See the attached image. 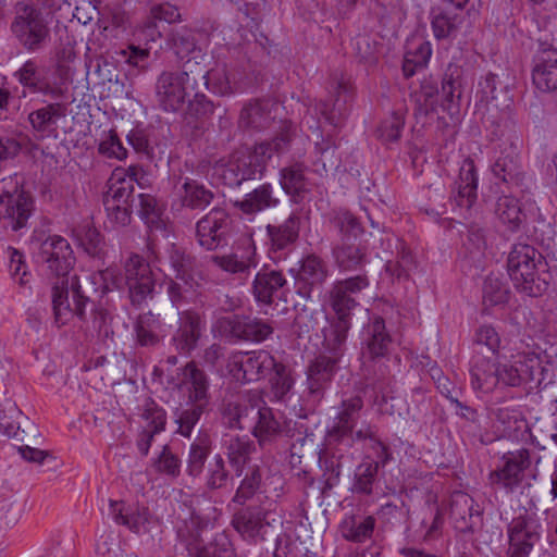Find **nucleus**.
Segmentation results:
<instances>
[{
  "label": "nucleus",
  "instance_id": "1",
  "mask_svg": "<svg viewBox=\"0 0 557 557\" xmlns=\"http://www.w3.org/2000/svg\"><path fill=\"white\" fill-rule=\"evenodd\" d=\"M289 143L288 135L276 137L272 143H261L252 151H242L233 154L226 162L216 163L213 177L216 188L223 197H237L236 188L243 182L253 180L262 174L267 162L273 153L283 150Z\"/></svg>",
  "mask_w": 557,
  "mask_h": 557
},
{
  "label": "nucleus",
  "instance_id": "2",
  "mask_svg": "<svg viewBox=\"0 0 557 557\" xmlns=\"http://www.w3.org/2000/svg\"><path fill=\"white\" fill-rule=\"evenodd\" d=\"M156 97L166 112L180 111L188 99L190 114L199 116L207 113V95L187 71L162 72L157 79Z\"/></svg>",
  "mask_w": 557,
  "mask_h": 557
},
{
  "label": "nucleus",
  "instance_id": "3",
  "mask_svg": "<svg viewBox=\"0 0 557 557\" xmlns=\"http://www.w3.org/2000/svg\"><path fill=\"white\" fill-rule=\"evenodd\" d=\"M23 177L13 174L0 180V236L27 227L34 200L24 189Z\"/></svg>",
  "mask_w": 557,
  "mask_h": 557
},
{
  "label": "nucleus",
  "instance_id": "4",
  "mask_svg": "<svg viewBox=\"0 0 557 557\" xmlns=\"http://www.w3.org/2000/svg\"><path fill=\"white\" fill-rule=\"evenodd\" d=\"M51 14L38 8L18 3L11 23V32L20 45L29 52L42 49L50 39Z\"/></svg>",
  "mask_w": 557,
  "mask_h": 557
},
{
  "label": "nucleus",
  "instance_id": "5",
  "mask_svg": "<svg viewBox=\"0 0 557 557\" xmlns=\"http://www.w3.org/2000/svg\"><path fill=\"white\" fill-rule=\"evenodd\" d=\"M51 286V302L54 322L58 326L65 325L74 317L85 318V308L89 297L85 294L77 275L70 278L53 281Z\"/></svg>",
  "mask_w": 557,
  "mask_h": 557
},
{
  "label": "nucleus",
  "instance_id": "6",
  "mask_svg": "<svg viewBox=\"0 0 557 557\" xmlns=\"http://www.w3.org/2000/svg\"><path fill=\"white\" fill-rule=\"evenodd\" d=\"M213 212L214 218L213 225L211 226V250H218L219 247L227 245L231 222L222 211L213 210ZM211 261L215 268L228 274L246 273L250 268L256 267L253 251H246L243 253H239L238 251L223 253L215 251V253L211 256Z\"/></svg>",
  "mask_w": 557,
  "mask_h": 557
},
{
  "label": "nucleus",
  "instance_id": "7",
  "mask_svg": "<svg viewBox=\"0 0 557 557\" xmlns=\"http://www.w3.org/2000/svg\"><path fill=\"white\" fill-rule=\"evenodd\" d=\"M542 263L541 253L532 246L517 244L509 252L507 267L515 286L529 296H539L542 284L537 265Z\"/></svg>",
  "mask_w": 557,
  "mask_h": 557
},
{
  "label": "nucleus",
  "instance_id": "8",
  "mask_svg": "<svg viewBox=\"0 0 557 557\" xmlns=\"http://www.w3.org/2000/svg\"><path fill=\"white\" fill-rule=\"evenodd\" d=\"M37 262L46 265L53 281L70 278V271L75 263V257L70 243L60 235H49L39 242L36 251Z\"/></svg>",
  "mask_w": 557,
  "mask_h": 557
},
{
  "label": "nucleus",
  "instance_id": "9",
  "mask_svg": "<svg viewBox=\"0 0 557 557\" xmlns=\"http://www.w3.org/2000/svg\"><path fill=\"white\" fill-rule=\"evenodd\" d=\"M275 367L274 357L267 350L236 352L228 358L230 375L239 383L256 382Z\"/></svg>",
  "mask_w": 557,
  "mask_h": 557
},
{
  "label": "nucleus",
  "instance_id": "10",
  "mask_svg": "<svg viewBox=\"0 0 557 557\" xmlns=\"http://www.w3.org/2000/svg\"><path fill=\"white\" fill-rule=\"evenodd\" d=\"M214 331L219 336L230 341L260 343L273 333V327L259 319L228 315L216 320Z\"/></svg>",
  "mask_w": 557,
  "mask_h": 557
},
{
  "label": "nucleus",
  "instance_id": "11",
  "mask_svg": "<svg viewBox=\"0 0 557 557\" xmlns=\"http://www.w3.org/2000/svg\"><path fill=\"white\" fill-rule=\"evenodd\" d=\"M125 284L133 305L140 306L152 298L156 280L150 264L143 257L133 253L125 262Z\"/></svg>",
  "mask_w": 557,
  "mask_h": 557
},
{
  "label": "nucleus",
  "instance_id": "12",
  "mask_svg": "<svg viewBox=\"0 0 557 557\" xmlns=\"http://www.w3.org/2000/svg\"><path fill=\"white\" fill-rule=\"evenodd\" d=\"M509 557H529L541 540V525L529 515L512 519L508 527Z\"/></svg>",
  "mask_w": 557,
  "mask_h": 557
},
{
  "label": "nucleus",
  "instance_id": "13",
  "mask_svg": "<svg viewBox=\"0 0 557 557\" xmlns=\"http://www.w3.org/2000/svg\"><path fill=\"white\" fill-rule=\"evenodd\" d=\"M502 460L503 466L490 473V483L512 491L521 484L524 472L531 465L530 451L525 448L508 451L503 455Z\"/></svg>",
  "mask_w": 557,
  "mask_h": 557
},
{
  "label": "nucleus",
  "instance_id": "14",
  "mask_svg": "<svg viewBox=\"0 0 557 557\" xmlns=\"http://www.w3.org/2000/svg\"><path fill=\"white\" fill-rule=\"evenodd\" d=\"M532 82L536 89L542 92L557 90V49L548 39H539Z\"/></svg>",
  "mask_w": 557,
  "mask_h": 557
},
{
  "label": "nucleus",
  "instance_id": "15",
  "mask_svg": "<svg viewBox=\"0 0 557 557\" xmlns=\"http://www.w3.org/2000/svg\"><path fill=\"white\" fill-rule=\"evenodd\" d=\"M368 285L369 282L364 275L336 282L329 292V302L335 317L350 319L351 310L357 306L355 295Z\"/></svg>",
  "mask_w": 557,
  "mask_h": 557
},
{
  "label": "nucleus",
  "instance_id": "16",
  "mask_svg": "<svg viewBox=\"0 0 557 557\" xmlns=\"http://www.w3.org/2000/svg\"><path fill=\"white\" fill-rule=\"evenodd\" d=\"M497 366L499 384L512 387L533 381L541 369L540 360L534 354L517 355L512 360Z\"/></svg>",
  "mask_w": 557,
  "mask_h": 557
},
{
  "label": "nucleus",
  "instance_id": "17",
  "mask_svg": "<svg viewBox=\"0 0 557 557\" xmlns=\"http://www.w3.org/2000/svg\"><path fill=\"white\" fill-rule=\"evenodd\" d=\"M14 78L30 92L41 94L53 100H60L65 96V89L59 83H50L41 76L38 63L29 59L13 73Z\"/></svg>",
  "mask_w": 557,
  "mask_h": 557
},
{
  "label": "nucleus",
  "instance_id": "18",
  "mask_svg": "<svg viewBox=\"0 0 557 557\" xmlns=\"http://www.w3.org/2000/svg\"><path fill=\"white\" fill-rule=\"evenodd\" d=\"M205 326L206 321L197 312H181L180 326L172 337L175 349L181 354H188L195 349Z\"/></svg>",
  "mask_w": 557,
  "mask_h": 557
},
{
  "label": "nucleus",
  "instance_id": "19",
  "mask_svg": "<svg viewBox=\"0 0 557 557\" xmlns=\"http://www.w3.org/2000/svg\"><path fill=\"white\" fill-rule=\"evenodd\" d=\"M362 407L363 400L360 396H354L342 401L334 423L326 434L327 447H333L334 441L350 433L351 429L356 428Z\"/></svg>",
  "mask_w": 557,
  "mask_h": 557
},
{
  "label": "nucleus",
  "instance_id": "20",
  "mask_svg": "<svg viewBox=\"0 0 557 557\" xmlns=\"http://www.w3.org/2000/svg\"><path fill=\"white\" fill-rule=\"evenodd\" d=\"M209 203V191L205 185L191 178H185L181 186L175 187L172 209L180 211L183 208L193 210L205 209Z\"/></svg>",
  "mask_w": 557,
  "mask_h": 557
},
{
  "label": "nucleus",
  "instance_id": "21",
  "mask_svg": "<svg viewBox=\"0 0 557 557\" xmlns=\"http://www.w3.org/2000/svg\"><path fill=\"white\" fill-rule=\"evenodd\" d=\"M350 326V319L338 317L327 319V325L322 330V345L329 356L337 357V359H341V357L344 355Z\"/></svg>",
  "mask_w": 557,
  "mask_h": 557
},
{
  "label": "nucleus",
  "instance_id": "22",
  "mask_svg": "<svg viewBox=\"0 0 557 557\" xmlns=\"http://www.w3.org/2000/svg\"><path fill=\"white\" fill-rule=\"evenodd\" d=\"M136 345L146 348L158 346L164 337L163 325L159 315L151 311L139 314L133 324Z\"/></svg>",
  "mask_w": 557,
  "mask_h": 557
},
{
  "label": "nucleus",
  "instance_id": "23",
  "mask_svg": "<svg viewBox=\"0 0 557 557\" xmlns=\"http://www.w3.org/2000/svg\"><path fill=\"white\" fill-rule=\"evenodd\" d=\"M145 424L140 437L137 442L139 451L147 456L153 440V436L165 429L166 413L165 410L153 401L146 405L141 414Z\"/></svg>",
  "mask_w": 557,
  "mask_h": 557
},
{
  "label": "nucleus",
  "instance_id": "24",
  "mask_svg": "<svg viewBox=\"0 0 557 557\" xmlns=\"http://www.w3.org/2000/svg\"><path fill=\"white\" fill-rule=\"evenodd\" d=\"M473 498L465 492H455L450 498L449 517L456 530L471 531L479 519V512L473 511Z\"/></svg>",
  "mask_w": 557,
  "mask_h": 557
},
{
  "label": "nucleus",
  "instance_id": "25",
  "mask_svg": "<svg viewBox=\"0 0 557 557\" xmlns=\"http://www.w3.org/2000/svg\"><path fill=\"white\" fill-rule=\"evenodd\" d=\"M455 201L461 208L470 209L476 200L478 176L473 160H463L456 181Z\"/></svg>",
  "mask_w": 557,
  "mask_h": 557
},
{
  "label": "nucleus",
  "instance_id": "26",
  "mask_svg": "<svg viewBox=\"0 0 557 557\" xmlns=\"http://www.w3.org/2000/svg\"><path fill=\"white\" fill-rule=\"evenodd\" d=\"M470 384L481 393H492L499 384L498 366L483 357H475L470 367Z\"/></svg>",
  "mask_w": 557,
  "mask_h": 557
},
{
  "label": "nucleus",
  "instance_id": "27",
  "mask_svg": "<svg viewBox=\"0 0 557 557\" xmlns=\"http://www.w3.org/2000/svg\"><path fill=\"white\" fill-rule=\"evenodd\" d=\"M249 413L250 422L247 430H250L261 444L271 441L280 433V423L270 408L252 405Z\"/></svg>",
  "mask_w": 557,
  "mask_h": 557
},
{
  "label": "nucleus",
  "instance_id": "28",
  "mask_svg": "<svg viewBox=\"0 0 557 557\" xmlns=\"http://www.w3.org/2000/svg\"><path fill=\"white\" fill-rule=\"evenodd\" d=\"M110 515L117 524L138 533L149 522L150 512L145 506H125L122 502L111 500Z\"/></svg>",
  "mask_w": 557,
  "mask_h": 557
},
{
  "label": "nucleus",
  "instance_id": "29",
  "mask_svg": "<svg viewBox=\"0 0 557 557\" xmlns=\"http://www.w3.org/2000/svg\"><path fill=\"white\" fill-rule=\"evenodd\" d=\"M339 359L326 355H320L309 366L307 371V382L310 394L321 395L326 384L331 381L336 363Z\"/></svg>",
  "mask_w": 557,
  "mask_h": 557
},
{
  "label": "nucleus",
  "instance_id": "30",
  "mask_svg": "<svg viewBox=\"0 0 557 557\" xmlns=\"http://www.w3.org/2000/svg\"><path fill=\"white\" fill-rule=\"evenodd\" d=\"M230 202L245 214H255L276 206L277 199L273 196L272 186L263 184L248 193L244 199L231 196Z\"/></svg>",
  "mask_w": 557,
  "mask_h": 557
},
{
  "label": "nucleus",
  "instance_id": "31",
  "mask_svg": "<svg viewBox=\"0 0 557 557\" xmlns=\"http://www.w3.org/2000/svg\"><path fill=\"white\" fill-rule=\"evenodd\" d=\"M331 94L334 97L332 109L329 110L326 104H324L321 112L330 122L335 123L337 119L346 113L347 104L352 98V85L350 79L342 74L334 76L331 85Z\"/></svg>",
  "mask_w": 557,
  "mask_h": 557
},
{
  "label": "nucleus",
  "instance_id": "32",
  "mask_svg": "<svg viewBox=\"0 0 557 557\" xmlns=\"http://www.w3.org/2000/svg\"><path fill=\"white\" fill-rule=\"evenodd\" d=\"M199 33L188 28H181L173 35L172 42L175 54L189 63L195 60L199 64V60H205L206 51L198 45Z\"/></svg>",
  "mask_w": 557,
  "mask_h": 557
},
{
  "label": "nucleus",
  "instance_id": "33",
  "mask_svg": "<svg viewBox=\"0 0 557 557\" xmlns=\"http://www.w3.org/2000/svg\"><path fill=\"white\" fill-rule=\"evenodd\" d=\"M278 108L277 104L264 100L249 103L240 113V124L246 127L262 129L271 125L275 115L273 114Z\"/></svg>",
  "mask_w": 557,
  "mask_h": 557
},
{
  "label": "nucleus",
  "instance_id": "34",
  "mask_svg": "<svg viewBox=\"0 0 557 557\" xmlns=\"http://www.w3.org/2000/svg\"><path fill=\"white\" fill-rule=\"evenodd\" d=\"M65 115V107L53 102L29 113L28 121L33 129L41 137L51 135L55 128L57 120Z\"/></svg>",
  "mask_w": 557,
  "mask_h": 557
},
{
  "label": "nucleus",
  "instance_id": "35",
  "mask_svg": "<svg viewBox=\"0 0 557 557\" xmlns=\"http://www.w3.org/2000/svg\"><path fill=\"white\" fill-rule=\"evenodd\" d=\"M250 406L239 396H231L223 400L220 412L223 423L231 429H247L250 418Z\"/></svg>",
  "mask_w": 557,
  "mask_h": 557
},
{
  "label": "nucleus",
  "instance_id": "36",
  "mask_svg": "<svg viewBox=\"0 0 557 557\" xmlns=\"http://www.w3.org/2000/svg\"><path fill=\"white\" fill-rule=\"evenodd\" d=\"M103 201L133 206L134 187L132 178L125 177L124 169L117 168L112 172Z\"/></svg>",
  "mask_w": 557,
  "mask_h": 557
},
{
  "label": "nucleus",
  "instance_id": "37",
  "mask_svg": "<svg viewBox=\"0 0 557 557\" xmlns=\"http://www.w3.org/2000/svg\"><path fill=\"white\" fill-rule=\"evenodd\" d=\"M460 67L455 64H449L442 82V108L446 111L451 117L458 114L459 112V98L460 92L456 95L458 88L460 87Z\"/></svg>",
  "mask_w": 557,
  "mask_h": 557
},
{
  "label": "nucleus",
  "instance_id": "38",
  "mask_svg": "<svg viewBox=\"0 0 557 557\" xmlns=\"http://www.w3.org/2000/svg\"><path fill=\"white\" fill-rule=\"evenodd\" d=\"M336 264L345 271L357 270L366 262V248L351 242L341 240L333 249Z\"/></svg>",
  "mask_w": 557,
  "mask_h": 557
},
{
  "label": "nucleus",
  "instance_id": "39",
  "mask_svg": "<svg viewBox=\"0 0 557 557\" xmlns=\"http://www.w3.org/2000/svg\"><path fill=\"white\" fill-rule=\"evenodd\" d=\"M114 314L112 310L106 308L102 305H98L91 311V319L87 325V332L92 336L97 337L103 344L108 342L113 343L114 341V327H113Z\"/></svg>",
  "mask_w": 557,
  "mask_h": 557
},
{
  "label": "nucleus",
  "instance_id": "40",
  "mask_svg": "<svg viewBox=\"0 0 557 557\" xmlns=\"http://www.w3.org/2000/svg\"><path fill=\"white\" fill-rule=\"evenodd\" d=\"M366 333L367 349L364 354H368L371 359L384 356L391 343L384 320L381 317H374L367 325Z\"/></svg>",
  "mask_w": 557,
  "mask_h": 557
},
{
  "label": "nucleus",
  "instance_id": "41",
  "mask_svg": "<svg viewBox=\"0 0 557 557\" xmlns=\"http://www.w3.org/2000/svg\"><path fill=\"white\" fill-rule=\"evenodd\" d=\"M393 245L396 258L386 260L385 270L397 278H408L410 273L417 268L416 260L403 240L395 238Z\"/></svg>",
  "mask_w": 557,
  "mask_h": 557
},
{
  "label": "nucleus",
  "instance_id": "42",
  "mask_svg": "<svg viewBox=\"0 0 557 557\" xmlns=\"http://www.w3.org/2000/svg\"><path fill=\"white\" fill-rule=\"evenodd\" d=\"M491 417L499 423L503 432L512 436L515 433L527 429V422L522 413L513 406L502 403L491 408Z\"/></svg>",
  "mask_w": 557,
  "mask_h": 557
},
{
  "label": "nucleus",
  "instance_id": "43",
  "mask_svg": "<svg viewBox=\"0 0 557 557\" xmlns=\"http://www.w3.org/2000/svg\"><path fill=\"white\" fill-rule=\"evenodd\" d=\"M267 232L272 246L278 250L284 249L298 238L299 218L296 214H290L287 220L280 225L269 224Z\"/></svg>",
  "mask_w": 557,
  "mask_h": 557
},
{
  "label": "nucleus",
  "instance_id": "44",
  "mask_svg": "<svg viewBox=\"0 0 557 557\" xmlns=\"http://www.w3.org/2000/svg\"><path fill=\"white\" fill-rule=\"evenodd\" d=\"M376 434L377 429L374 425H371L369 423H361L357 430L351 429L350 433L344 435L337 441H334L333 447H329V449L331 450L332 458H337V469H339L343 466L342 459L344 458L342 454L336 456V454L341 451L339 446L350 448L355 442H362L366 440L372 441L374 445L376 441H379Z\"/></svg>",
  "mask_w": 557,
  "mask_h": 557
},
{
  "label": "nucleus",
  "instance_id": "45",
  "mask_svg": "<svg viewBox=\"0 0 557 557\" xmlns=\"http://www.w3.org/2000/svg\"><path fill=\"white\" fill-rule=\"evenodd\" d=\"M285 283L286 281L280 272L258 273L253 282V293L259 301L269 305L273 301V296Z\"/></svg>",
  "mask_w": 557,
  "mask_h": 557
},
{
  "label": "nucleus",
  "instance_id": "46",
  "mask_svg": "<svg viewBox=\"0 0 557 557\" xmlns=\"http://www.w3.org/2000/svg\"><path fill=\"white\" fill-rule=\"evenodd\" d=\"M326 278V270L323 262L317 257H308L304 260L299 271V282L309 285L310 289L300 293L309 298L311 290L319 287Z\"/></svg>",
  "mask_w": 557,
  "mask_h": 557
},
{
  "label": "nucleus",
  "instance_id": "47",
  "mask_svg": "<svg viewBox=\"0 0 557 557\" xmlns=\"http://www.w3.org/2000/svg\"><path fill=\"white\" fill-rule=\"evenodd\" d=\"M495 213L499 221L507 225L511 231L519 227L524 216L519 201L511 196H502L498 198L495 207Z\"/></svg>",
  "mask_w": 557,
  "mask_h": 557
},
{
  "label": "nucleus",
  "instance_id": "48",
  "mask_svg": "<svg viewBox=\"0 0 557 557\" xmlns=\"http://www.w3.org/2000/svg\"><path fill=\"white\" fill-rule=\"evenodd\" d=\"M461 24V16L450 14L443 9H433L431 26L434 37L438 40L446 39L457 32Z\"/></svg>",
  "mask_w": 557,
  "mask_h": 557
},
{
  "label": "nucleus",
  "instance_id": "49",
  "mask_svg": "<svg viewBox=\"0 0 557 557\" xmlns=\"http://www.w3.org/2000/svg\"><path fill=\"white\" fill-rule=\"evenodd\" d=\"M480 87L486 101H495L496 107L499 104L508 107L511 100L508 86L499 79L498 75L488 73L480 83Z\"/></svg>",
  "mask_w": 557,
  "mask_h": 557
},
{
  "label": "nucleus",
  "instance_id": "50",
  "mask_svg": "<svg viewBox=\"0 0 557 557\" xmlns=\"http://www.w3.org/2000/svg\"><path fill=\"white\" fill-rule=\"evenodd\" d=\"M183 384L187 385L189 398L197 401L207 395V376L194 362H189L183 370Z\"/></svg>",
  "mask_w": 557,
  "mask_h": 557
},
{
  "label": "nucleus",
  "instance_id": "51",
  "mask_svg": "<svg viewBox=\"0 0 557 557\" xmlns=\"http://www.w3.org/2000/svg\"><path fill=\"white\" fill-rule=\"evenodd\" d=\"M170 264L175 272L176 278L182 280L185 284L190 287L194 286V259L185 255L184 251L180 250L174 245L171 246L169 251Z\"/></svg>",
  "mask_w": 557,
  "mask_h": 557
},
{
  "label": "nucleus",
  "instance_id": "52",
  "mask_svg": "<svg viewBox=\"0 0 557 557\" xmlns=\"http://www.w3.org/2000/svg\"><path fill=\"white\" fill-rule=\"evenodd\" d=\"M305 169L302 164L295 163L281 170L280 182L287 194L298 195L306 190Z\"/></svg>",
  "mask_w": 557,
  "mask_h": 557
},
{
  "label": "nucleus",
  "instance_id": "53",
  "mask_svg": "<svg viewBox=\"0 0 557 557\" xmlns=\"http://www.w3.org/2000/svg\"><path fill=\"white\" fill-rule=\"evenodd\" d=\"M379 470V461L363 460L356 470L354 491L370 495Z\"/></svg>",
  "mask_w": 557,
  "mask_h": 557
},
{
  "label": "nucleus",
  "instance_id": "54",
  "mask_svg": "<svg viewBox=\"0 0 557 557\" xmlns=\"http://www.w3.org/2000/svg\"><path fill=\"white\" fill-rule=\"evenodd\" d=\"M232 523L243 536L252 539L262 528V518L259 511L245 509L234 516Z\"/></svg>",
  "mask_w": 557,
  "mask_h": 557
},
{
  "label": "nucleus",
  "instance_id": "55",
  "mask_svg": "<svg viewBox=\"0 0 557 557\" xmlns=\"http://www.w3.org/2000/svg\"><path fill=\"white\" fill-rule=\"evenodd\" d=\"M332 223L341 234V240H351L363 233V228L358 219L347 210H338L335 212Z\"/></svg>",
  "mask_w": 557,
  "mask_h": 557
},
{
  "label": "nucleus",
  "instance_id": "56",
  "mask_svg": "<svg viewBox=\"0 0 557 557\" xmlns=\"http://www.w3.org/2000/svg\"><path fill=\"white\" fill-rule=\"evenodd\" d=\"M261 483L260 468L257 465H247L245 468V476L236 492L234 502L244 504L251 498L258 491Z\"/></svg>",
  "mask_w": 557,
  "mask_h": 557
},
{
  "label": "nucleus",
  "instance_id": "57",
  "mask_svg": "<svg viewBox=\"0 0 557 557\" xmlns=\"http://www.w3.org/2000/svg\"><path fill=\"white\" fill-rule=\"evenodd\" d=\"M98 152L110 159L124 160L127 157V150L122 145L115 131L103 132L99 141Z\"/></svg>",
  "mask_w": 557,
  "mask_h": 557
},
{
  "label": "nucleus",
  "instance_id": "58",
  "mask_svg": "<svg viewBox=\"0 0 557 557\" xmlns=\"http://www.w3.org/2000/svg\"><path fill=\"white\" fill-rule=\"evenodd\" d=\"M509 290L507 286L495 276H487L483 287V301L490 306L503 305L508 301Z\"/></svg>",
  "mask_w": 557,
  "mask_h": 557
},
{
  "label": "nucleus",
  "instance_id": "59",
  "mask_svg": "<svg viewBox=\"0 0 557 557\" xmlns=\"http://www.w3.org/2000/svg\"><path fill=\"white\" fill-rule=\"evenodd\" d=\"M375 520L372 517H367L359 523L354 520L346 521L342 527L343 536L352 542H363L372 535Z\"/></svg>",
  "mask_w": 557,
  "mask_h": 557
},
{
  "label": "nucleus",
  "instance_id": "60",
  "mask_svg": "<svg viewBox=\"0 0 557 557\" xmlns=\"http://www.w3.org/2000/svg\"><path fill=\"white\" fill-rule=\"evenodd\" d=\"M492 172L503 182L515 181L519 175L517 154L500 156L493 164Z\"/></svg>",
  "mask_w": 557,
  "mask_h": 557
},
{
  "label": "nucleus",
  "instance_id": "61",
  "mask_svg": "<svg viewBox=\"0 0 557 557\" xmlns=\"http://www.w3.org/2000/svg\"><path fill=\"white\" fill-rule=\"evenodd\" d=\"M104 209L107 212V221L110 223L112 228H119L126 226L131 222L133 212L132 205H119L103 201Z\"/></svg>",
  "mask_w": 557,
  "mask_h": 557
},
{
  "label": "nucleus",
  "instance_id": "62",
  "mask_svg": "<svg viewBox=\"0 0 557 557\" xmlns=\"http://www.w3.org/2000/svg\"><path fill=\"white\" fill-rule=\"evenodd\" d=\"M272 370L274 371V376L271 379L272 391L277 399H282L293 387L294 380L290 371L283 363L275 361Z\"/></svg>",
  "mask_w": 557,
  "mask_h": 557
},
{
  "label": "nucleus",
  "instance_id": "63",
  "mask_svg": "<svg viewBox=\"0 0 557 557\" xmlns=\"http://www.w3.org/2000/svg\"><path fill=\"white\" fill-rule=\"evenodd\" d=\"M467 257L473 261H481L484 257L486 249V239L483 231L479 227L472 226L468 232V237L465 243Z\"/></svg>",
  "mask_w": 557,
  "mask_h": 557
},
{
  "label": "nucleus",
  "instance_id": "64",
  "mask_svg": "<svg viewBox=\"0 0 557 557\" xmlns=\"http://www.w3.org/2000/svg\"><path fill=\"white\" fill-rule=\"evenodd\" d=\"M496 127V136L505 144H509L513 150L522 146L521 132L510 117H504Z\"/></svg>",
  "mask_w": 557,
  "mask_h": 557
}]
</instances>
